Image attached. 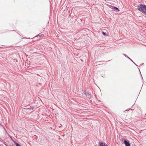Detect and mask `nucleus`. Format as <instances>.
<instances>
[{"label": "nucleus", "instance_id": "1", "mask_svg": "<svg viewBox=\"0 0 146 146\" xmlns=\"http://www.w3.org/2000/svg\"><path fill=\"white\" fill-rule=\"evenodd\" d=\"M137 9L139 11L146 15V5L139 4L137 6Z\"/></svg>", "mask_w": 146, "mask_h": 146}, {"label": "nucleus", "instance_id": "2", "mask_svg": "<svg viewBox=\"0 0 146 146\" xmlns=\"http://www.w3.org/2000/svg\"><path fill=\"white\" fill-rule=\"evenodd\" d=\"M124 143L125 146H130V145L129 142L127 141L126 140H125L124 141Z\"/></svg>", "mask_w": 146, "mask_h": 146}, {"label": "nucleus", "instance_id": "3", "mask_svg": "<svg viewBox=\"0 0 146 146\" xmlns=\"http://www.w3.org/2000/svg\"><path fill=\"white\" fill-rule=\"evenodd\" d=\"M99 144L100 146H108L107 144L102 142H100Z\"/></svg>", "mask_w": 146, "mask_h": 146}, {"label": "nucleus", "instance_id": "4", "mask_svg": "<svg viewBox=\"0 0 146 146\" xmlns=\"http://www.w3.org/2000/svg\"><path fill=\"white\" fill-rule=\"evenodd\" d=\"M14 143L15 144V145L17 146H21V145L19 144H18V143H17L16 142H15V141H14Z\"/></svg>", "mask_w": 146, "mask_h": 146}, {"label": "nucleus", "instance_id": "5", "mask_svg": "<svg viewBox=\"0 0 146 146\" xmlns=\"http://www.w3.org/2000/svg\"><path fill=\"white\" fill-rule=\"evenodd\" d=\"M108 6L109 7L112 9H113V7H114L110 5H108Z\"/></svg>", "mask_w": 146, "mask_h": 146}, {"label": "nucleus", "instance_id": "6", "mask_svg": "<svg viewBox=\"0 0 146 146\" xmlns=\"http://www.w3.org/2000/svg\"><path fill=\"white\" fill-rule=\"evenodd\" d=\"M113 9H115L118 11H119V9L116 7H113Z\"/></svg>", "mask_w": 146, "mask_h": 146}, {"label": "nucleus", "instance_id": "7", "mask_svg": "<svg viewBox=\"0 0 146 146\" xmlns=\"http://www.w3.org/2000/svg\"><path fill=\"white\" fill-rule=\"evenodd\" d=\"M124 55L127 58H128L130 60H131V61H132L133 62V61L126 54H124Z\"/></svg>", "mask_w": 146, "mask_h": 146}, {"label": "nucleus", "instance_id": "8", "mask_svg": "<svg viewBox=\"0 0 146 146\" xmlns=\"http://www.w3.org/2000/svg\"><path fill=\"white\" fill-rule=\"evenodd\" d=\"M33 106H31L30 107V108H29V109L30 110H33Z\"/></svg>", "mask_w": 146, "mask_h": 146}, {"label": "nucleus", "instance_id": "9", "mask_svg": "<svg viewBox=\"0 0 146 146\" xmlns=\"http://www.w3.org/2000/svg\"><path fill=\"white\" fill-rule=\"evenodd\" d=\"M102 33L104 35H106V33L104 32H102Z\"/></svg>", "mask_w": 146, "mask_h": 146}, {"label": "nucleus", "instance_id": "10", "mask_svg": "<svg viewBox=\"0 0 146 146\" xmlns=\"http://www.w3.org/2000/svg\"><path fill=\"white\" fill-rule=\"evenodd\" d=\"M42 35H40L39 34V35H38L37 36H42Z\"/></svg>", "mask_w": 146, "mask_h": 146}, {"label": "nucleus", "instance_id": "11", "mask_svg": "<svg viewBox=\"0 0 146 146\" xmlns=\"http://www.w3.org/2000/svg\"><path fill=\"white\" fill-rule=\"evenodd\" d=\"M9 135V137H11V136H10Z\"/></svg>", "mask_w": 146, "mask_h": 146}]
</instances>
